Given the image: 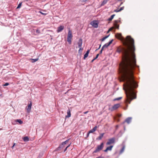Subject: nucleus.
Returning a JSON list of instances; mask_svg holds the SVG:
<instances>
[{
	"instance_id": "1",
	"label": "nucleus",
	"mask_w": 158,
	"mask_h": 158,
	"mask_svg": "<svg viewBox=\"0 0 158 158\" xmlns=\"http://www.w3.org/2000/svg\"><path fill=\"white\" fill-rule=\"evenodd\" d=\"M123 44L126 48L119 47L116 51L122 53V61L119 64V72L122 81L125 82L123 89L126 94V102L130 104L132 100L136 98L134 89L138 86L134 77V70L137 66L134 40L130 36H127Z\"/></svg>"
},
{
	"instance_id": "2",
	"label": "nucleus",
	"mask_w": 158,
	"mask_h": 158,
	"mask_svg": "<svg viewBox=\"0 0 158 158\" xmlns=\"http://www.w3.org/2000/svg\"><path fill=\"white\" fill-rule=\"evenodd\" d=\"M73 35L72 31L70 30L68 31L67 40L69 44H71V40L73 37Z\"/></svg>"
},
{
	"instance_id": "3",
	"label": "nucleus",
	"mask_w": 158,
	"mask_h": 158,
	"mask_svg": "<svg viewBox=\"0 0 158 158\" xmlns=\"http://www.w3.org/2000/svg\"><path fill=\"white\" fill-rule=\"evenodd\" d=\"M104 147V143H102L100 145L97 146V148L94 152V153H96L102 150Z\"/></svg>"
},
{
	"instance_id": "4",
	"label": "nucleus",
	"mask_w": 158,
	"mask_h": 158,
	"mask_svg": "<svg viewBox=\"0 0 158 158\" xmlns=\"http://www.w3.org/2000/svg\"><path fill=\"white\" fill-rule=\"evenodd\" d=\"M115 36L118 39L123 41V43L127 40V37H126V39H125L122 36V34L121 33H117L115 35Z\"/></svg>"
},
{
	"instance_id": "5",
	"label": "nucleus",
	"mask_w": 158,
	"mask_h": 158,
	"mask_svg": "<svg viewBox=\"0 0 158 158\" xmlns=\"http://www.w3.org/2000/svg\"><path fill=\"white\" fill-rule=\"evenodd\" d=\"M115 139L114 138H112L109 139L106 143V145H109L110 144L114 143L115 142Z\"/></svg>"
},
{
	"instance_id": "6",
	"label": "nucleus",
	"mask_w": 158,
	"mask_h": 158,
	"mask_svg": "<svg viewBox=\"0 0 158 158\" xmlns=\"http://www.w3.org/2000/svg\"><path fill=\"white\" fill-rule=\"evenodd\" d=\"M113 41V40H112L109 43L105 44L102 47V50H104L105 48H107L112 43Z\"/></svg>"
},
{
	"instance_id": "7",
	"label": "nucleus",
	"mask_w": 158,
	"mask_h": 158,
	"mask_svg": "<svg viewBox=\"0 0 158 158\" xmlns=\"http://www.w3.org/2000/svg\"><path fill=\"white\" fill-rule=\"evenodd\" d=\"M120 106V104H116L114 105L112 107L111 109V111H113L116 110Z\"/></svg>"
},
{
	"instance_id": "8",
	"label": "nucleus",
	"mask_w": 158,
	"mask_h": 158,
	"mask_svg": "<svg viewBox=\"0 0 158 158\" xmlns=\"http://www.w3.org/2000/svg\"><path fill=\"white\" fill-rule=\"evenodd\" d=\"M90 24L92 25L93 27L95 28L98 27V23L95 20H94L90 23Z\"/></svg>"
},
{
	"instance_id": "9",
	"label": "nucleus",
	"mask_w": 158,
	"mask_h": 158,
	"mask_svg": "<svg viewBox=\"0 0 158 158\" xmlns=\"http://www.w3.org/2000/svg\"><path fill=\"white\" fill-rule=\"evenodd\" d=\"M32 102H30V103L28 104V106L26 108V109L27 110V111L28 113H29L31 110V106H32Z\"/></svg>"
},
{
	"instance_id": "10",
	"label": "nucleus",
	"mask_w": 158,
	"mask_h": 158,
	"mask_svg": "<svg viewBox=\"0 0 158 158\" xmlns=\"http://www.w3.org/2000/svg\"><path fill=\"white\" fill-rule=\"evenodd\" d=\"M132 119L131 117H128L127 118L124 122L123 123V124H124L126 122L128 124H129L130 123Z\"/></svg>"
},
{
	"instance_id": "11",
	"label": "nucleus",
	"mask_w": 158,
	"mask_h": 158,
	"mask_svg": "<svg viewBox=\"0 0 158 158\" xmlns=\"http://www.w3.org/2000/svg\"><path fill=\"white\" fill-rule=\"evenodd\" d=\"M64 26H60L58 27L56 31L57 32H59L62 31L64 29Z\"/></svg>"
},
{
	"instance_id": "12",
	"label": "nucleus",
	"mask_w": 158,
	"mask_h": 158,
	"mask_svg": "<svg viewBox=\"0 0 158 158\" xmlns=\"http://www.w3.org/2000/svg\"><path fill=\"white\" fill-rule=\"evenodd\" d=\"M69 140V139H68L65 141L63 142L62 144L59 146V148H63L64 147V145L66 144L67 142H68Z\"/></svg>"
},
{
	"instance_id": "13",
	"label": "nucleus",
	"mask_w": 158,
	"mask_h": 158,
	"mask_svg": "<svg viewBox=\"0 0 158 158\" xmlns=\"http://www.w3.org/2000/svg\"><path fill=\"white\" fill-rule=\"evenodd\" d=\"M113 147V145H111L108 147L104 151L105 152H107L108 151H111Z\"/></svg>"
},
{
	"instance_id": "14",
	"label": "nucleus",
	"mask_w": 158,
	"mask_h": 158,
	"mask_svg": "<svg viewBox=\"0 0 158 158\" xmlns=\"http://www.w3.org/2000/svg\"><path fill=\"white\" fill-rule=\"evenodd\" d=\"M97 126H96L94 127L92 129L90 130L89 131V133H93L95 131L97 130Z\"/></svg>"
},
{
	"instance_id": "15",
	"label": "nucleus",
	"mask_w": 158,
	"mask_h": 158,
	"mask_svg": "<svg viewBox=\"0 0 158 158\" xmlns=\"http://www.w3.org/2000/svg\"><path fill=\"white\" fill-rule=\"evenodd\" d=\"M82 40L81 39H80L79 40V41L77 43L78 47L81 48V47L82 45Z\"/></svg>"
},
{
	"instance_id": "16",
	"label": "nucleus",
	"mask_w": 158,
	"mask_h": 158,
	"mask_svg": "<svg viewBox=\"0 0 158 158\" xmlns=\"http://www.w3.org/2000/svg\"><path fill=\"white\" fill-rule=\"evenodd\" d=\"M70 111V110L69 109L67 112V115L66 116V118H69L71 116V114Z\"/></svg>"
},
{
	"instance_id": "17",
	"label": "nucleus",
	"mask_w": 158,
	"mask_h": 158,
	"mask_svg": "<svg viewBox=\"0 0 158 158\" xmlns=\"http://www.w3.org/2000/svg\"><path fill=\"white\" fill-rule=\"evenodd\" d=\"M104 134H105L104 133L101 134L96 139L97 140H99L101 139H102V138L103 137Z\"/></svg>"
},
{
	"instance_id": "18",
	"label": "nucleus",
	"mask_w": 158,
	"mask_h": 158,
	"mask_svg": "<svg viewBox=\"0 0 158 158\" xmlns=\"http://www.w3.org/2000/svg\"><path fill=\"white\" fill-rule=\"evenodd\" d=\"M90 50H88L86 53L84 55V59H85L86 58H87L88 56L89 53V52Z\"/></svg>"
},
{
	"instance_id": "19",
	"label": "nucleus",
	"mask_w": 158,
	"mask_h": 158,
	"mask_svg": "<svg viewBox=\"0 0 158 158\" xmlns=\"http://www.w3.org/2000/svg\"><path fill=\"white\" fill-rule=\"evenodd\" d=\"M114 26L115 28L117 29H119V25L117 23H115L114 22Z\"/></svg>"
},
{
	"instance_id": "20",
	"label": "nucleus",
	"mask_w": 158,
	"mask_h": 158,
	"mask_svg": "<svg viewBox=\"0 0 158 158\" xmlns=\"http://www.w3.org/2000/svg\"><path fill=\"white\" fill-rule=\"evenodd\" d=\"M115 15H112L108 19V20L109 21H110L111 20H112V19H113L114 16H115Z\"/></svg>"
},
{
	"instance_id": "21",
	"label": "nucleus",
	"mask_w": 158,
	"mask_h": 158,
	"mask_svg": "<svg viewBox=\"0 0 158 158\" xmlns=\"http://www.w3.org/2000/svg\"><path fill=\"white\" fill-rule=\"evenodd\" d=\"M23 139L24 141H27L29 140V138L27 136L24 137Z\"/></svg>"
},
{
	"instance_id": "22",
	"label": "nucleus",
	"mask_w": 158,
	"mask_h": 158,
	"mask_svg": "<svg viewBox=\"0 0 158 158\" xmlns=\"http://www.w3.org/2000/svg\"><path fill=\"white\" fill-rule=\"evenodd\" d=\"M107 0H104L102 2V3L101 4V5L103 6V5H104L105 4L107 3Z\"/></svg>"
},
{
	"instance_id": "23",
	"label": "nucleus",
	"mask_w": 158,
	"mask_h": 158,
	"mask_svg": "<svg viewBox=\"0 0 158 158\" xmlns=\"http://www.w3.org/2000/svg\"><path fill=\"white\" fill-rule=\"evenodd\" d=\"M16 121L17 122L19 123L20 124H22L23 123V121L20 119H17Z\"/></svg>"
},
{
	"instance_id": "24",
	"label": "nucleus",
	"mask_w": 158,
	"mask_h": 158,
	"mask_svg": "<svg viewBox=\"0 0 158 158\" xmlns=\"http://www.w3.org/2000/svg\"><path fill=\"white\" fill-rule=\"evenodd\" d=\"M31 60H32V62L33 63H34V62H35L38 61L39 60V59L38 58H36L35 59H31Z\"/></svg>"
},
{
	"instance_id": "25",
	"label": "nucleus",
	"mask_w": 158,
	"mask_h": 158,
	"mask_svg": "<svg viewBox=\"0 0 158 158\" xmlns=\"http://www.w3.org/2000/svg\"><path fill=\"white\" fill-rule=\"evenodd\" d=\"M122 98V97H120L118 98H116L114 99V101H118L121 99Z\"/></svg>"
},
{
	"instance_id": "26",
	"label": "nucleus",
	"mask_w": 158,
	"mask_h": 158,
	"mask_svg": "<svg viewBox=\"0 0 158 158\" xmlns=\"http://www.w3.org/2000/svg\"><path fill=\"white\" fill-rule=\"evenodd\" d=\"M125 149V146H123L120 151V153H122L124 151Z\"/></svg>"
},
{
	"instance_id": "27",
	"label": "nucleus",
	"mask_w": 158,
	"mask_h": 158,
	"mask_svg": "<svg viewBox=\"0 0 158 158\" xmlns=\"http://www.w3.org/2000/svg\"><path fill=\"white\" fill-rule=\"evenodd\" d=\"M22 2L20 3L18 5L17 7V8L18 9V8H20V7H21V5H22Z\"/></svg>"
},
{
	"instance_id": "28",
	"label": "nucleus",
	"mask_w": 158,
	"mask_h": 158,
	"mask_svg": "<svg viewBox=\"0 0 158 158\" xmlns=\"http://www.w3.org/2000/svg\"><path fill=\"white\" fill-rule=\"evenodd\" d=\"M39 13H40L41 14L43 15H46L47 14V13H43L41 11H39Z\"/></svg>"
},
{
	"instance_id": "29",
	"label": "nucleus",
	"mask_w": 158,
	"mask_h": 158,
	"mask_svg": "<svg viewBox=\"0 0 158 158\" xmlns=\"http://www.w3.org/2000/svg\"><path fill=\"white\" fill-rule=\"evenodd\" d=\"M114 22L115 23H118L120 22V20H115L114 21Z\"/></svg>"
},
{
	"instance_id": "30",
	"label": "nucleus",
	"mask_w": 158,
	"mask_h": 158,
	"mask_svg": "<svg viewBox=\"0 0 158 158\" xmlns=\"http://www.w3.org/2000/svg\"><path fill=\"white\" fill-rule=\"evenodd\" d=\"M83 50V48H80L78 52L79 53H80V52L82 51Z\"/></svg>"
},
{
	"instance_id": "31",
	"label": "nucleus",
	"mask_w": 158,
	"mask_h": 158,
	"mask_svg": "<svg viewBox=\"0 0 158 158\" xmlns=\"http://www.w3.org/2000/svg\"><path fill=\"white\" fill-rule=\"evenodd\" d=\"M71 144V143L69 144L68 146L67 147H66V148H65V150H64V152H65L67 149L69 147Z\"/></svg>"
},
{
	"instance_id": "32",
	"label": "nucleus",
	"mask_w": 158,
	"mask_h": 158,
	"mask_svg": "<svg viewBox=\"0 0 158 158\" xmlns=\"http://www.w3.org/2000/svg\"><path fill=\"white\" fill-rule=\"evenodd\" d=\"M124 8V6H123V7H121L119 9V11H121L122 10H123Z\"/></svg>"
},
{
	"instance_id": "33",
	"label": "nucleus",
	"mask_w": 158,
	"mask_h": 158,
	"mask_svg": "<svg viewBox=\"0 0 158 158\" xmlns=\"http://www.w3.org/2000/svg\"><path fill=\"white\" fill-rule=\"evenodd\" d=\"M9 85V83H6L4 85H3L4 86H6Z\"/></svg>"
},
{
	"instance_id": "34",
	"label": "nucleus",
	"mask_w": 158,
	"mask_h": 158,
	"mask_svg": "<svg viewBox=\"0 0 158 158\" xmlns=\"http://www.w3.org/2000/svg\"><path fill=\"white\" fill-rule=\"evenodd\" d=\"M99 54H97V55H96V57L94 58V59H97L98 58V56H99Z\"/></svg>"
},
{
	"instance_id": "35",
	"label": "nucleus",
	"mask_w": 158,
	"mask_h": 158,
	"mask_svg": "<svg viewBox=\"0 0 158 158\" xmlns=\"http://www.w3.org/2000/svg\"><path fill=\"white\" fill-rule=\"evenodd\" d=\"M114 28V27H112L111 28H110L109 30V31H112L113 29Z\"/></svg>"
},
{
	"instance_id": "36",
	"label": "nucleus",
	"mask_w": 158,
	"mask_h": 158,
	"mask_svg": "<svg viewBox=\"0 0 158 158\" xmlns=\"http://www.w3.org/2000/svg\"><path fill=\"white\" fill-rule=\"evenodd\" d=\"M114 12H119L120 11H119V10H118V9H117V10H114Z\"/></svg>"
},
{
	"instance_id": "37",
	"label": "nucleus",
	"mask_w": 158,
	"mask_h": 158,
	"mask_svg": "<svg viewBox=\"0 0 158 158\" xmlns=\"http://www.w3.org/2000/svg\"><path fill=\"white\" fill-rule=\"evenodd\" d=\"M15 145H16V143H14L13 144V146H12V149H13V148L14 147Z\"/></svg>"
},
{
	"instance_id": "38",
	"label": "nucleus",
	"mask_w": 158,
	"mask_h": 158,
	"mask_svg": "<svg viewBox=\"0 0 158 158\" xmlns=\"http://www.w3.org/2000/svg\"><path fill=\"white\" fill-rule=\"evenodd\" d=\"M108 36H109V35L106 36H105L103 38H104V39L105 40L107 38Z\"/></svg>"
},
{
	"instance_id": "39",
	"label": "nucleus",
	"mask_w": 158,
	"mask_h": 158,
	"mask_svg": "<svg viewBox=\"0 0 158 158\" xmlns=\"http://www.w3.org/2000/svg\"><path fill=\"white\" fill-rule=\"evenodd\" d=\"M105 40L104 39L103 37L102 39L100 40H101L102 41H104Z\"/></svg>"
},
{
	"instance_id": "40",
	"label": "nucleus",
	"mask_w": 158,
	"mask_h": 158,
	"mask_svg": "<svg viewBox=\"0 0 158 158\" xmlns=\"http://www.w3.org/2000/svg\"><path fill=\"white\" fill-rule=\"evenodd\" d=\"M36 32L37 33H40V31L38 30H37L36 31Z\"/></svg>"
},
{
	"instance_id": "41",
	"label": "nucleus",
	"mask_w": 158,
	"mask_h": 158,
	"mask_svg": "<svg viewBox=\"0 0 158 158\" xmlns=\"http://www.w3.org/2000/svg\"><path fill=\"white\" fill-rule=\"evenodd\" d=\"M90 133H89V132H88V133H87V137H88V136H89V134Z\"/></svg>"
},
{
	"instance_id": "42",
	"label": "nucleus",
	"mask_w": 158,
	"mask_h": 158,
	"mask_svg": "<svg viewBox=\"0 0 158 158\" xmlns=\"http://www.w3.org/2000/svg\"><path fill=\"white\" fill-rule=\"evenodd\" d=\"M102 50V49H101V51H100V54L102 53V50Z\"/></svg>"
},
{
	"instance_id": "43",
	"label": "nucleus",
	"mask_w": 158,
	"mask_h": 158,
	"mask_svg": "<svg viewBox=\"0 0 158 158\" xmlns=\"http://www.w3.org/2000/svg\"><path fill=\"white\" fill-rule=\"evenodd\" d=\"M101 47V45H100L99 48L98 49H96V50H98Z\"/></svg>"
},
{
	"instance_id": "44",
	"label": "nucleus",
	"mask_w": 158,
	"mask_h": 158,
	"mask_svg": "<svg viewBox=\"0 0 158 158\" xmlns=\"http://www.w3.org/2000/svg\"><path fill=\"white\" fill-rule=\"evenodd\" d=\"M88 111H86V112H84V114H87L88 113Z\"/></svg>"
},
{
	"instance_id": "45",
	"label": "nucleus",
	"mask_w": 158,
	"mask_h": 158,
	"mask_svg": "<svg viewBox=\"0 0 158 158\" xmlns=\"http://www.w3.org/2000/svg\"><path fill=\"white\" fill-rule=\"evenodd\" d=\"M87 0H83V2H86Z\"/></svg>"
},
{
	"instance_id": "46",
	"label": "nucleus",
	"mask_w": 158,
	"mask_h": 158,
	"mask_svg": "<svg viewBox=\"0 0 158 158\" xmlns=\"http://www.w3.org/2000/svg\"><path fill=\"white\" fill-rule=\"evenodd\" d=\"M96 158H103L101 156H99V157H97Z\"/></svg>"
},
{
	"instance_id": "47",
	"label": "nucleus",
	"mask_w": 158,
	"mask_h": 158,
	"mask_svg": "<svg viewBox=\"0 0 158 158\" xmlns=\"http://www.w3.org/2000/svg\"><path fill=\"white\" fill-rule=\"evenodd\" d=\"M95 60V59H93L92 60V61H91L92 62H93V61H94V60Z\"/></svg>"
},
{
	"instance_id": "48",
	"label": "nucleus",
	"mask_w": 158,
	"mask_h": 158,
	"mask_svg": "<svg viewBox=\"0 0 158 158\" xmlns=\"http://www.w3.org/2000/svg\"><path fill=\"white\" fill-rule=\"evenodd\" d=\"M127 107L126 108H125V109H125V110H126V109H127Z\"/></svg>"
},
{
	"instance_id": "49",
	"label": "nucleus",
	"mask_w": 158,
	"mask_h": 158,
	"mask_svg": "<svg viewBox=\"0 0 158 158\" xmlns=\"http://www.w3.org/2000/svg\"><path fill=\"white\" fill-rule=\"evenodd\" d=\"M110 31H109V30H108V31H107V33H109Z\"/></svg>"
},
{
	"instance_id": "50",
	"label": "nucleus",
	"mask_w": 158,
	"mask_h": 158,
	"mask_svg": "<svg viewBox=\"0 0 158 158\" xmlns=\"http://www.w3.org/2000/svg\"><path fill=\"white\" fill-rule=\"evenodd\" d=\"M122 4V2L121 3V4H120V5H121V4Z\"/></svg>"
}]
</instances>
